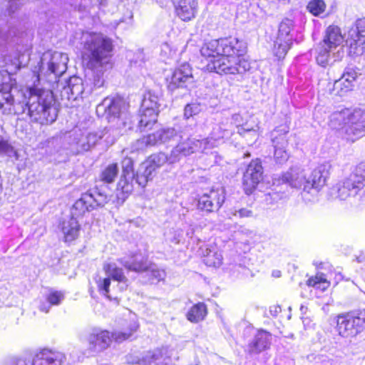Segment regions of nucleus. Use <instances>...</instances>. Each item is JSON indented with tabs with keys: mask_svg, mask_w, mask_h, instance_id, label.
Instances as JSON below:
<instances>
[{
	"mask_svg": "<svg viewBox=\"0 0 365 365\" xmlns=\"http://www.w3.org/2000/svg\"><path fill=\"white\" fill-rule=\"evenodd\" d=\"M246 48L245 43L237 38L211 40L200 49L206 60L205 68L219 74L243 73L250 68V63L242 57Z\"/></svg>",
	"mask_w": 365,
	"mask_h": 365,
	"instance_id": "1",
	"label": "nucleus"
},
{
	"mask_svg": "<svg viewBox=\"0 0 365 365\" xmlns=\"http://www.w3.org/2000/svg\"><path fill=\"white\" fill-rule=\"evenodd\" d=\"M83 58L87 67L93 71V86L104 84V71L111 68L110 62L113 48L112 40L102 34L84 32L81 36Z\"/></svg>",
	"mask_w": 365,
	"mask_h": 365,
	"instance_id": "2",
	"label": "nucleus"
},
{
	"mask_svg": "<svg viewBox=\"0 0 365 365\" xmlns=\"http://www.w3.org/2000/svg\"><path fill=\"white\" fill-rule=\"evenodd\" d=\"M21 108L22 113H27L33 121L41 125L53 123L58 115L52 91L37 87L29 88L28 101Z\"/></svg>",
	"mask_w": 365,
	"mask_h": 365,
	"instance_id": "3",
	"label": "nucleus"
},
{
	"mask_svg": "<svg viewBox=\"0 0 365 365\" xmlns=\"http://www.w3.org/2000/svg\"><path fill=\"white\" fill-rule=\"evenodd\" d=\"M329 125L354 143L365 135V108H344L329 115Z\"/></svg>",
	"mask_w": 365,
	"mask_h": 365,
	"instance_id": "4",
	"label": "nucleus"
},
{
	"mask_svg": "<svg viewBox=\"0 0 365 365\" xmlns=\"http://www.w3.org/2000/svg\"><path fill=\"white\" fill-rule=\"evenodd\" d=\"M349 46V52L360 55L364 52L365 44V18L358 19L344 36L337 26H329L323 39V48L327 53L332 48L340 45L343 41Z\"/></svg>",
	"mask_w": 365,
	"mask_h": 365,
	"instance_id": "5",
	"label": "nucleus"
},
{
	"mask_svg": "<svg viewBox=\"0 0 365 365\" xmlns=\"http://www.w3.org/2000/svg\"><path fill=\"white\" fill-rule=\"evenodd\" d=\"M364 187L365 162H361L356 165L349 178L328 189L326 197L328 200H346L356 196Z\"/></svg>",
	"mask_w": 365,
	"mask_h": 365,
	"instance_id": "6",
	"label": "nucleus"
},
{
	"mask_svg": "<svg viewBox=\"0 0 365 365\" xmlns=\"http://www.w3.org/2000/svg\"><path fill=\"white\" fill-rule=\"evenodd\" d=\"M137 328L138 327L134 325L130 332H110L100 327H93L88 331L86 338L88 351L91 354L103 352L110 346L112 339L117 342H121L128 339L131 336L132 332L136 331Z\"/></svg>",
	"mask_w": 365,
	"mask_h": 365,
	"instance_id": "7",
	"label": "nucleus"
},
{
	"mask_svg": "<svg viewBox=\"0 0 365 365\" xmlns=\"http://www.w3.org/2000/svg\"><path fill=\"white\" fill-rule=\"evenodd\" d=\"M336 331L344 338H354L365 330V309L337 315Z\"/></svg>",
	"mask_w": 365,
	"mask_h": 365,
	"instance_id": "8",
	"label": "nucleus"
},
{
	"mask_svg": "<svg viewBox=\"0 0 365 365\" xmlns=\"http://www.w3.org/2000/svg\"><path fill=\"white\" fill-rule=\"evenodd\" d=\"M68 57L61 52L44 53L41 59L38 78L45 77L49 82H56L67 69Z\"/></svg>",
	"mask_w": 365,
	"mask_h": 365,
	"instance_id": "9",
	"label": "nucleus"
},
{
	"mask_svg": "<svg viewBox=\"0 0 365 365\" xmlns=\"http://www.w3.org/2000/svg\"><path fill=\"white\" fill-rule=\"evenodd\" d=\"M109 200V195L106 187H98L82 194L80 199L76 200L71 208L72 217L83 215L86 212L96 209L98 207H103Z\"/></svg>",
	"mask_w": 365,
	"mask_h": 365,
	"instance_id": "10",
	"label": "nucleus"
},
{
	"mask_svg": "<svg viewBox=\"0 0 365 365\" xmlns=\"http://www.w3.org/2000/svg\"><path fill=\"white\" fill-rule=\"evenodd\" d=\"M118 262L128 270L145 273L150 283L159 282L164 280L166 277L164 269L142 257L135 256L129 259L121 258Z\"/></svg>",
	"mask_w": 365,
	"mask_h": 365,
	"instance_id": "11",
	"label": "nucleus"
},
{
	"mask_svg": "<svg viewBox=\"0 0 365 365\" xmlns=\"http://www.w3.org/2000/svg\"><path fill=\"white\" fill-rule=\"evenodd\" d=\"M60 90V96L62 101H75L79 98H83V95H88L92 91V87L78 76H72L66 82V85L62 84Z\"/></svg>",
	"mask_w": 365,
	"mask_h": 365,
	"instance_id": "12",
	"label": "nucleus"
},
{
	"mask_svg": "<svg viewBox=\"0 0 365 365\" xmlns=\"http://www.w3.org/2000/svg\"><path fill=\"white\" fill-rule=\"evenodd\" d=\"M282 181L284 183H288L291 187L294 188H299L304 185V190L307 192L317 195L319 190L318 188L319 182L315 179L312 182L309 180H305V176L303 170L299 167H292L286 173L282 175Z\"/></svg>",
	"mask_w": 365,
	"mask_h": 365,
	"instance_id": "13",
	"label": "nucleus"
},
{
	"mask_svg": "<svg viewBox=\"0 0 365 365\" xmlns=\"http://www.w3.org/2000/svg\"><path fill=\"white\" fill-rule=\"evenodd\" d=\"M225 200V191L222 187L212 189L198 199L197 207L203 211L212 212L219 210Z\"/></svg>",
	"mask_w": 365,
	"mask_h": 365,
	"instance_id": "14",
	"label": "nucleus"
},
{
	"mask_svg": "<svg viewBox=\"0 0 365 365\" xmlns=\"http://www.w3.org/2000/svg\"><path fill=\"white\" fill-rule=\"evenodd\" d=\"M263 168L258 159L252 160L243 175V187L246 194H251L262 180Z\"/></svg>",
	"mask_w": 365,
	"mask_h": 365,
	"instance_id": "15",
	"label": "nucleus"
},
{
	"mask_svg": "<svg viewBox=\"0 0 365 365\" xmlns=\"http://www.w3.org/2000/svg\"><path fill=\"white\" fill-rule=\"evenodd\" d=\"M193 81L192 68L190 64L185 63L176 68L170 78L168 79V88L173 91L178 88L187 87Z\"/></svg>",
	"mask_w": 365,
	"mask_h": 365,
	"instance_id": "16",
	"label": "nucleus"
},
{
	"mask_svg": "<svg viewBox=\"0 0 365 365\" xmlns=\"http://www.w3.org/2000/svg\"><path fill=\"white\" fill-rule=\"evenodd\" d=\"M125 102L121 98H106L97 107V110L103 109L107 114L108 121L117 120H120L123 114V109L125 107Z\"/></svg>",
	"mask_w": 365,
	"mask_h": 365,
	"instance_id": "17",
	"label": "nucleus"
},
{
	"mask_svg": "<svg viewBox=\"0 0 365 365\" xmlns=\"http://www.w3.org/2000/svg\"><path fill=\"white\" fill-rule=\"evenodd\" d=\"M357 76L358 72L356 68L347 66L341 78L334 81L332 90L334 94L342 96L347 91H351L353 87V82L356 79Z\"/></svg>",
	"mask_w": 365,
	"mask_h": 365,
	"instance_id": "18",
	"label": "nucleus"
},
{
	"mask_svg": "<svg viewBox=\"0 0 365 365\" xmlns=\"http://www.w3.org/2000/svg\"><path fill=\"white\" fill-rule=\"evenodd\" d=\"M66 359L64 354L61 351L42 349L37 351L33 359V365H62Z\"/></svg>",
	"mask_w": 365,
	"mask_h": 365,
	"instance_id": "19",
	"label": "nucleus"
},
{
	"mask_svg": "<svg viewBox=\"0 0 365 365\" xmlns=\"http://www.w3.org/2000/svg\"><path fill=\"white\" fill-rule=\"evenodd\" d=\"M123 175L118 182V189L125 194L133 190V161L130 158H125L122 161Z\"/></svg>",
	"mask_w": 365,
	"mask_h": 365,
	"instance_id": "20",
	"label": "nucleus"
},
{
	"mask_svg": "<svg viewBox=\"0 0 365 365\" xmlns=\"http://www.w3.org/2000/svg\"><path fill=\"white\" fill-rule=\"evenodd\" d=\"M160 99L159 93L154 91H148L144 94L141 109L145 110V115H148L150 118V122H157Z\"/></svg>",
	"mask_w": 365,
	"mask_h": 365,
	"instance_id": "21",
	"label": "nucleus"
},
{
	"mask_svg": "<svg viewBox=\"0 0 365 365\" xmlns=\"http://www.w3.org/2000/svg\"><path fill=\"white\" fill-rule=\"evenodd\" d=\"M178 16L184 21L195 17L197 11V0H174Z\"/></svg>",
	"mask_w": 365,
	"mask_h": 365,
	"instance_id": "22",
	"label": "nucleus"
},
{
	"mask_svg": "<svg viewBox=\"0 0 365 365\" xmlns=\"http://www.w3.org/2000/svg\"><path fill=\"white\" fill-rule=\"evenodd\" d=\"M111 132L113 133V138L110 139L108 136L106 138V141L108 143H113L116 138L120 135V131L105 129L103 131L88 133L82 140V148L84 150H88L94 146L100 139L103 138L106 135L110 134Z\"/></svg>",
	"mask_w": 365,
	"mask_h": 365,
	"instance_id": "23",
	"label": "nucleus"
},
{
	"mask_svg": "<svg viewBox=\"0 0 365 365\" xmlns=\"http://www.w3.org/2000/svg\"><path fill=\"white\" fill-rule=\"evenodd\" d=\"M163 349H156L139 355L128 354L126 356V363L128 364L150 365L153 362L162 358Z\"/></svg>",
	"mask_w": 365,
	"mask_h": 365,
	"instance_id": "24",
	"label": "nucleus"
},
{
	"mask_svg": "<svg viewBox=\"0 0 365 365\" xmlns=\"http://www.w3.org/2000/svg\"><path fill=\"white\" fill-rule=\"evenodd\" d=\"M196 153L195 138H188L186 140L178 143L170 152V161L179 162L182 157L188 156Z\"/></svg>",
	"mask_w": 365,
	"mask_h": 365,
	"instance_id": "25",
	"label": "nucleus"
},
{
	"mask_svg": "<svg viewBox=\"0 0 365 365\" xmlns=\"http://www.w3.org/2000/svg\"><path fill=\"white\" fill-rule=\"evenodd\" d=\"M272 335L264 330H259L248 345L250 353L258 354L268 349L271 344Z\"/></svg>",
	"mask_w": 365,
	"mask_h": 365,
	"instance_id": "26",
	"label": "nucleus"
},
{
	"mask_svg": "<svg viewBox=\"0 0 365 365\" xmlns=\"http://www.w3.org/2000/svg\"><path fill=\"white\" fill-rule=\"evenodd\" d=\"M272 143L274 148V158L278 164H284L289 158V154L286 150L288 145V140L286 135H280L272 139Z\"/></svg>",
	"mask_w": 365,
	"mask_h": 365,
	"instance_id": "27",
	"label": "nucleus"
},
{
	"mask_svg": "<svg viewBox=\"0 0 365 365\" xmlns=\"http://www.w3.org/2000/svg\"><path fill=\"white\" fill-rule=\"evenodd\" d=\"M80 224L75 217L64 219L61 224V230L63 235L65 242H72L79 235Z\"/></svg>",
	"mask_w": 365,
	"mask_h": 365,
	"instance_id": "28",
	"label": "nucleus"
},
{
	"mask_svg": "<svg viewBox=\"0 0 365 365\" xmlns=\"http://www.w3.org/2000/svg\"><path fill=\"white\" fill-rule=\"evenodd\" d=\"M103 269L107 277L112 278L113 280L118 281L123 284L120 287L121 290L127 287V279L124 275L123 271L118 267L115 262H105L103 265Z\"/></svg>",
	"mask_w": 365,
	"mask_h": 365,
	"instance_id": "29",
	"label": "nucleus"
},
{
	"mask_svg": "<svg viewBox=\"0 0 365 365\" xmlns=\"http://www.w3.org/2000/svg\"><path fill=\"white\" fill-rule=\"evenodd\" d=\"M152 135L155 138V145L176 141L182 138L174 128H162L153 133Z\"/></svg>",
	"mask_w": 365,
	"mask_h": 365,
	"instance_id": "30",
	"label": "nucleus"
},
{
	"mask_svg": "<svg viewBox=\"0 0 365 365\" xmlns=\"http://www.w3.org/2000/svg\"><path fill=\"white\" fill-rule=\"evenodd\" d=\"M224 138V135H217L216 130L212 132L210 136L201 140L195 138L196 153H207L217 145L218 140Z\"/></svg>",
	"mask_w": 365,
	"mask_h": 365,
	"instance_id": "31",
	"label": "nucleus"
},
{
	"mask_svg": "<svg viewBox=\"0 0 365 365\" xmlns=\"http://www.w3.org/2000/svg\"><path fill=\"white\" fill-rule=\"evenodd\" d=\"M205 263L210 267H220L222 263V255L215 246L207 245L202 249Z\"/></svg>",
	"mask_w": 365,
	"mask_h": 365,
	"instance_id": "32",
	"label": "nucleus"
},
{
	"mask_svg": "<svg viewBox=\"0 0 365 365\" xmlns=\"http://www.w3.org/2000/svg\"><path fill=\"white\" fill-rule=\"evenodd\" d=\"M294 21L289 19L282 21L279 25L278 34L276 38L293 43L294 39Z\"/></svg>",
	"mask_w": 365,
	"mask_h": 365,
	"instance_id": "33",
	"label": "nucleus"
},
{
	"mask_svg": "<svg viewBox=\"0 0 365 365\" xmlns=\"http://www.w3.org/2000/svg\"><path fill=\"white\" fill-rule=\"evenodd\" d=\"M170 155H167L164 153H158L150 155L148 159L144 162V163L150 169L153 173L157 168H160L165 163H168L169 164H174L176 162H171Z\"/></svg>",
	"mask_w": 365,
	"mask_h": 365,
	"instance_id": "34",
	"label": "nucleus"
},
{
	"mask_svg": "<svg viewBox=\"0 0 365 365\" xmlns=\"http://www.w3.org/2000/svg\"><path fill=\"white\" fill-rule=\"evenodd\" d=\"M207 315V307L204 303L199 302L193 305L187 313V319L191 322L197 323L203 320Z\"/></svg>",
	"mask_w": 365,
	"mask_h": 365,
	"instance_id": "35",
	"label": "nucleus"
},
{
	"mask_svg": "<svg viewBox=\"0 0 365 365\" xmlns=\"http://www.w3.org/2000/svg\"><path fill=\"white\" fill-rule=\"evenodd\" d=\"M144 163L138 168L136 174H134L133 182L139 186L144 187L147 182L153 178V172Z\"/></svg>",
	"mask_w": 365,
	"mask_h": 365,
	"instance_id": "36",
	"label": "nucleus"
},
{
	"mask_svg": "<svg viewBox=\"0 0 365 365\" xmlns=\"http://www.w3.org/2000/svg\"><path fill=\"white\" fill-rule=\"evenodd\" d=\"M321 269L324 270L321 272V290L324 291L331 285L336 274L328 264L321 262Z\"/></svg>",
	"mask_w": 365,
	"mask_h": 365,
	"instance_id": "37",
	"label": "nucleus"
},
{
	"mask_svg": "<svg viewBox=\"0 0 365 365\" xmlns=\"http://www.w3.org/2000/svg\"><path fill=\"white\" fill-rule=\"evenodd\" d=\"M292 43L290 42L276 38L272 50L274 56L278 60L283 59L292 47Z\"/></svg>",
	"mask_w": 365,
	"mask_h": 365,
	"instance_id": "38",
	"label": "nucleus"
},
{
	"mask_svg": "<svg viewBox=\"0 0 365 365\" xmlns=\"http://www.w3.org/2000/svg\"><path fill=\"white\" fill-rule=\"evenodd\" d=\"M118 173V167L116 163L108 165L101 173V180L106 182H113Z\"/></svg>",
	"mask_w": 365,
	"mask_h": 365,
	"instance_id": "39",
	"label": "nucleus"
},
{
	"mask_svg": "<svg viewBox=\"0 0 365 365\" xmlns=\"http://www.w3.org/2000/svg\"><path fill=\"white\" fill-rule=\"evenodd\" d=\"M16 35V31L4 20H0V43L9 41Z\"/></svg>",
	"mask_w": 365,
	"mask_h": 365,
	"instance_id": "40",
	"label": "nucleus"
},
{
	"mask_svg": "<svg viewBox=\"0 0 365 365\" xmlns=\"http://www.w3.org/2000/svg\"><path fill=\"white\" fill-rule=\"evenodd\" d=\"M155 145V138L153 137L151 133L137 140L133 145V148L136 150H143L149 147Z\"/></svg>",
	"mask_w": 365,
	"mask_h": 365,
	"instance_id": "41",
	"label": "nucleus"
},
{
	"mask_svg": "<svg viewBox=\"0 0 365 365\" xmlns=\"http://www.w3.org/2000/svg\"><path fill=\"white\" fill-rule=\"evenodd\" d=\"M96 283L98 285V291L101 294L110 299H113V297L110 294L109 287L110 285V279L109 277H98V279H96ZM116 298V297H113V299Z\"/></svg>",
	"mask_w": 365,
	"mask_h": 365,
	"instance_id": "42",
	"label": "nucleus"
},
{
	"mask_svg": "<svg viewBox=\"0 0 365 365\" xmlns=\"http://www.w3.org/2000/svg\"><path fill=\"white\" fill-rule=\"evenodd\" d=\"M46 299L50 305H58L63 300L64 294L61 292L53 291L51 292Z\"/></svg>",
	"mask_w": 365,
	"mask_h": 365,
	"instance_id": "43",
	"label": "nucleus"
},
{
	"mask_svg": "<svg viewBox=\"0 0 365 365\" xmlns=\"http://www.w3.org/2000/svg\"><path fill=\"white\" fill-rule=\"evenodd\" d=\"M202 110L201 106L199 103H193L187 104L185 108L184 115L187 118L192 117L200 113Z\"/></svg>",
	"mask_w": 365,
	"mask_h": 365,
	"instance_id": "44",
	"label": "nucleus"
},
{
	"mask_svg": "<svg viewBox=\"0 0 365 365\" xmlns=\"http://www.w3.org/2000/svg\"><path fill=\"white\" fill-rule=\"evenodd\" d=\"M141 114L140 115V120L138 125L140 129H150L156 122H150V117L145 114V110L140 108Z\"/></svg>",
	"mask_w": 365,
	"mask_h": 365,
	"instance_id": "45",
	"label": "nucleus"
},
{
	"mask_svg": "<svg viewBox=\"0 0 365 365\" xmlns=\"http://www.w3.org/2000/svg\"><path fill=\"white\" fill-rule=\"evenodd\" d=\"M0 154H4L9 157L16 155V151L13 147L11 146L7 141L4 140L1 136H0Z\"/></svg>",
	"mask_w": 365,
	"mask_h": 365,
	"instance_id": "46",
	"label": "nucleus"
},
{
	"mask_svg": "<svg viewBox=\"0 0 365 365\" xmlns=\"http://www.w3.org/2000/svg\"><path fill=\"white\" fill-rule=\"evenodd\" d=\"M14 102V98L9 92H3L0 91V109L4 108V103L11 106Z\"/></svg>",
	"mask_w": 365,
	"mask_h": 365,
	"instance_id": "47",
	"label": "nucleus"
},
{
	"mask_svg": "<svg viewBox=\"0 0 365 365\" xmlns=\"http://www.w3.org/2000/svg\"><path fill=\"white\" fill-rule=\"evenodd\" d=\"M307 9L314 16H318L319 14V0H312L307 6Z\"/></svg>",
	"mask_w": 365,
	"mask_h": 365,
	"instance_id": "48",
	"label": "nucleus"
},
{
	"mask_svg": "<svg viewBox=\"0 0 365 365\" xmlns=\"http://www.w3.org/2000/svg\"><path fill=\"white\" fill-rule=\"evenodd\" d=\"M331 168V165L329 162L321 165V180L323 179L324 183H327V180L329 174V171Z\"/></svg>",
	"mask_w": 365,
	"mask_h": 365,
	"instance_id": "49",
	"label": "nucleus"
},
{
	"mask_svg": "<svg viewBox=\"0 0 365 365\" xmlns=\"http://www.w3.org/2000/svg\"><path fill=\"white\" fill-rule=\"evenodd\" d=\"M24 0H9L8 10L9 12L14 13L21 5H23Z\"/></svg>",
	"mask_w": 365,
	"mask_h": 365,
	"instance_id": "50",
	"label": "nucleus"
},
{
	"mask_svg": "<svg viewBox=\"0 0 365 365\" xmlns=\"http://www.w3.org/2000/svg\"><path fill=\"white\" fill-rule=\"evenodd\" d=\"M174 51L170 48L168 43H165L161 46V54L165 56H171Z\"/></svg>",
	"mask_w": 365,
	"mask_h": 365,
	"instance_id": "51",
	"label": "nucleus"
},
{
	"mask_svg": "<svg viewBox=\"0 0 365 365\" xmlns=\"http://www.w3.org/2000/svg\"><path fill=\"white\" fill-rule=\"evenodd\" d=\"M233 215H239L240 217H247L252 215V211L245 208H242L239 210H236L235 213H233Z\"/></svg>",
	"mask_w": 365,
	"mask_h": 365,
	"instance_id": "52",
	"label": "nucleus"
},
{
	"mask_svg": "<svg viewBox=\"0 0 365 365\" xmlns=\"http://www.w3.org/2000/svg\"><path fill=\"white\" fill-rule=\"evenodd\" d=\"M215 130H216V133L217 135H224V138L230 134V132L226 129H223L221 125L215 126L212 132H214Z\"/></svg>",
	"mask_w": 365,
	"mask_h": 365,
	"instance_id": "53",
	"label": "nucleus"
},
{
	"mask_svg": "<svg viewBox=\"0 0 365 365\" xmlns=\"http://www.w3.org/2000/svg\"><path fill=\"white\" fill-rule=\"evenodd\" d=\"M282 311L281 307L277 304L272 305L269 307L270 315L275 317Z\"/></svg>",
	"mask_w": 365,
	"mask_h": 365,
	"instance_id": "54",
	"label": "nucleus"
},
{
	"mask_svg": "<svg viewBox=\"0 0 365 365\" xmlns=\"http://www.w3.org/2000/svg\"><path fill=\"white\" fill-rule=\"evenodd\" d=\"M50 304L47 302L46 299V302H41L39 304V309L41 312H43L45 313H48L49 312V309L51 308Z\"/></svg>",
	"mask_w": 365,
	"mask_h": 365,
	"instance_id": "55",
	"label": "nucleus"
},
{
	"mask_svg": "<svg viewBox=\"0 0 365 365\" xmlns=\"http://www.w3.org/2000/svg\"><path fill=\"white\" fill-rule=\"evenodd\" d=\"M319 282V279L318 276H317V274L314 278L311 277V278H309V279L307 280V284L309 287H314V286H315V285H317Z\"/></svg>",
	"mask_w": 365,
	"mask_h": 365,
	"instance_id": "56",
	"label": "nucleus"
},
{
	"mask_svg": "<svg viewBox=\"0 0 365 365\" xmlns=\"http://www.w3.org/2000/svg\"><path fill=\"white\" fill-rule=\"evenodd\" d=\"M324 55H322L321 53L320 64H321V66H322V67H325L327 65H328V61H329V59H328L329 55H327L326 58L324 59Z\"/></svg>",
	"mask_w": 365,
	"mask_h": 365,
	"instance_id": "57",
	"label": "nucleus"
},
{
	"mask_svg": "<svg viewBox=\"0 0 365 365\" xmlns=\"http://www.w3.org/2000/svg\"><path fill=\"white\" fill-rule=\"evenodd\" d=\"M281 275H282V272L280 270H278V269L273 270L272 272V276L275 278H279L281 277Z\"/></svg>",
	"mask_w": 365,
	"mask_h": 365,
	"instance_id": "58",
	"label": "nucleus"
},
{
	"mask_svg": "<svg viewBox=\"0 0 365 365\" xmlns=\"http://www.w3.org/2000/svg\"><path fill=\"white\" fill-rule=\"evenodd\" d=\"M16 365H27L25 360L22 359H16Z\"/></svg>",
	"mask_w": 365,
	"mask_h": 365,
	"instance_id": "59",
	"label": "nucleus"
},
{
	"mask_svg": "<svg viewBox=\"0 0 365 365\" xmlns=\"http://www.w3.org/2000/svg\"><path fill=\"white\" fill-rule=\"evenodd\" d=\"M325 7H326V5H325L324 2L322 0H321V6H320L321 14H322L324 13Z\"/></svg>",
	"mask_w": 365,
	"mask_h": 365,
	"instance_id": "60",
	"label": "nucleus"
},
{
	"mask_svg": "<svg viewBox=\"0 0 365 365\" xmlns=\"http://www.w3.org/2000/svg\"><path fill=\"white\" fill-rule=\"evenodd\" d=\"M8 365H16V359H14L13 361H11V362H9V364H8Z\"/></svg>",
	"mask_w": 365,
	"mask_h": 365,
	"instance_id": "61",
	"label": "nucleus"
},
{
	"mask_svg": "<svg viewBox=\"0 0 365 365\" xmlns=\"http://www.w3.org/2000/svg\"><path fill=\"white\" fill-rule=\"evenodd\" d=\"M238 132H239L240 134H242V132H244V129L243 128H240V129H239Z\"/></svg>",
	"mask_w": 365,
	"mask_h": 365,
	"instance_id": "62",
	"label": "nucleus"
},
{
	"mask_svg": "<svg viewBox=\"0 0 365 365\" xmlns=\"http://www.w3.org/2000/svg\"><path fill=\"white\" fill-rule=\"evenodd\" d=\"M330 302H332V299H329L327 302H326L327 304H329Z\"/></svg>",
	"mask_w": 365,
	"mask_h": 365,
	"instance_id": "63",
	"label": "nucleus"
},
{
	"mask_svg": "<svg viewBox=\"0 0 365 365\" xmlns=\"http://www.w3.org/2000/svg\"><path fill=\"white\" fill-rule=\"evenodd\" d=\"M180 242V240L175 239V243H178Z\"/></svg>",
	"mask_w": 365,
	"mask_h": 365,
	"instance_id": "64",
	"label": "nucleus"
}]
</instances>
